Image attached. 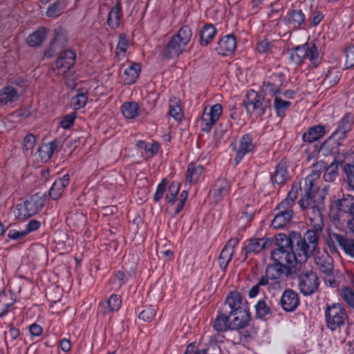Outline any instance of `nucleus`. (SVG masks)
<instances>
[{
	"label": "nucleus",
	"instance_id": "f257e3e1",
	"mask_svg": "<svg viewBox=\"0 0 354 354\" xmlns=\"http://www.w3.org/2000/svg\"><path fill=\"white\" fill-rule=\"evenodd\" d=\"M180 189V183L179 182L173 181L169 184V181L166 178H163L162 181L157 185L156 190L153 194V201L157 203L165 197V199L170 206H174V216L178 214L185 206L187 201L188 193L187 191H183L178 199H176Z\"/></svg>",
	"mask_w": 354,
	"mask_h": 354
},
{
	"label": "nucleus",
	"instance_id": "f03ea898",
	"mask_svg": "<svg viewBox=\"0 0 354 354\" xmlns=\"http://www.w3.org/2000/svg\"><path fill=\"white\" fill-rule=\"evenodd\" d=\"M299 191H301L300 185H292L286 198L278 205L277 208L278 212L275 214L272 221V226L274 228H283L290 223L294 214L292 207L295 205Z\"/></svg>",
	"mask_w": 354,
	"mask_h": 354
},
{
	"label": "nucleus",
	"instance_id": "7ed1b4c3",
	"mask_svg": "<svg viewBox=\"0 0 354 354\" xmlns=\"http://www.w3.org/2000/svg\"><path fill=\"white\" fill-rule=\"evenodd\" d=\"M192 32L188 26H183L169 41L163 50V56L166 59L178 57L186 49L191 41Z\"/></svg>",
	"mask_w": 354,
	"mask_h": 354
},
{
	"label": "nucleus",
	"instance_id": "20e7f679",
	"mask_svg": "<svg viewBox=\"0 0 354 354\" xmlns=\"http://www.w3.org/2000/svg\"><path fill=\"white\" fill-rule=\"evenodd\" d=\"M276 241L277 248L271 253L272 259L275 263L286 266L288 269H295L292 261L294 258L290 252L291 239L284 234H279Z\"/></svg>",
	"mask_w": 354,
	"mask_h": 354
},
{
	"label": "nucleus",
	"instance_id": "39448f33",
	"mask_svg": "<svg viewBox=\"0 0 354 354\" xmlns=\"http://www.w3.org/2000/svg\"><path fill=\"white\" fill-rule=\"evenodd\" d=\"M305 59H308L310 65L313 67H317L320 64L321 57L315 44H303L296 47L290 52V60L293 63L301 64Z\"/></svg>",
	"mask_w": 354,
	"mask_h": 354
},
{
	"label": "nucleus",
	"instance_id": "423d86ee",
	"mask_svg": "<svg viewBox=\"0 0 354 354\" xmlns=\"http://www.w3.org/2000/svg\"><path fill=\"white\" fill-rule=\"evenodd\" d=\"M231 147L235 153L234 160L238 165L243 158L255 152L257 143L251 133H245L231 143Z\"/></svg>",
	"mask_w": 354,
	"mask_h": 354
},
{
	"label": "nucleus",
	"instance_id": "0eeeda50",
	"mask_svg": "<svg viewBox=\"0 0 354 354\" xmlns=\"http://www.w3.org/2000/svg\"><path fill=\"white\" fill-rule=\"evenodd\" d=\"M325 318L327 327L331 330H335L344 324L346 315L339 304H333L327 306Z\"/></svg>",
	"mask_w": 354,
	"mask_h": 354
},
{
	"label": "nucleus",
	"instance_id": "6e6552de",
	"mask_svg": "<svg viewBox=\"0 0 354 354\" xmlns=\"http://www.w3.org/2000/svg\"><path fill=\"white\" fill-rule=\"evenodd\" d=\"M353 225V222H348L349 228L354 231ZM335 243H337L346 254L354 257V239H348L336 233H330L327 244L330 248H334Z\"/></svg>",
	"mask_w": 354,
	"mask_h": 354
},
{
	"label": "nucleus",
	"instance_id": "1a4fd4ad",
	"mask_svg": "<svg viewBox=\"0 0 354 354\" xmlns=\"http://www.w3.org/2000/svg\"><path fill=\"white\" fill-rule=\"evenodd\" d=\"M319 285L317 274L313 271H308L300 274L299 277V287L301 293L310 295L317 290Z\"/></svg>",
	"mask_w": 354,
	"mask_h": 354
},
{
	"label": "nucleus",
	"instance_id": "9d476101",
	"mask_svg": "<svg viewBox=\"0 0 354 354\" xmlns=\"http://www.w3.org/2000/svg\"><path fill=\"white\" fill-rule=\"evenodd\" d=\"M76 53L71 49H68L60 53L58 57L54 71L57 75H64L71 68H72L75 63Z\"/></svg>",
	"mask_w": 354,
	"mask_h": 354
},
{
	"label": "nucleus",
	"instance_id": "9b49d317",
	"mask_svg": "<svg viewBox=\"0 0 354 354\" xmlns=\"http://www.w3.org/2000/svg\"><path fill=\"white\" fill-rule=\"evenodd\" d=\"M290 252L294 258L292 261L295 270H300L301 266L306 262L308 256L313 253V251L307 248L304 241L299 240H297L295 246L291 245Z\"/></svg>",
	"mask_w": 354,
	"mask_h": 354
},
{
	"label": "nucleus",
	"instance_id": "f8f14e48",
	"mask_svg": "<svg viewBox=\"0 0 354 354\" xmlns=\"http://www.w3.org/2000/svg\"><path fill=\"white\" fill-rule=\"evenodd\" d=\"M223 111V107L221 104H215L209 109H204L202 116L203 130L209 131L215 123L218 120Z\"/></svg>",
	"mask_w": 354,
	"mask_h": 354
},
{
	"label": "nucleus",
	"instance_id": "ddd939ff",
	"mask_svg": "<svg viewBox=\"0 0 354 354\" xmlns=\"http://www.w3.org/2000/svg\"><path fill=\"white\" fill-rule=\"evenodd\" d=\"M246 97L244 104L248 113H256L258 115L264 114L265 109L263 106L264 98L261 95L251 90L247 93Z\"/></svg>",
	"mask_w": 354,
	"mask_h": 354
},
{
	"label": "nucleus",
	"instance_id": "4468645a",
	"mask_svg": "<svg viewBox=\"0 0 354 354\" xmlns=\"http://www.w3.org/2000/svg\"><path fill=\"white\" fill-rule=\"evenodd\" d=\"M314 261L318 269L324 274H331L333 270V260L325 250H317L313 253Z\"/></svg>",
	"mask_w": 354,
	"mask_h": 354
},
{
	"label": "nucleus",
	"instance_id": "2eb2a0df",
	"mask_svg": "<svg viewBox=\"0 0 354 354\" xmlns=\"http://www.w3.org/2000/svg\"><path fill=\"white\" fill-rule=\"evenodd\" d=\"M246 303L238 292H231L227 295L223 309L228 310L230 315L247 309Z\"/></svg>",
	"mask_w": 354,
	"mask_h": 354
},
{
	"label": "nucleus",
	"instance_id": "dca6fc26",
	"mask_svg": "<svg viewBox=\"0 0 354 354\" xmlns=\"http://www.w3.org/2000/svg\"><path fill=\"white\" fill-rule=\"evenodd\" d=\"M236 48V38L234 35L229 34L220 39L217 43L216 50L219 55L228 56L233 54Z\"/></svg>",
	"mask_w": 354,
	"mask_h": 354
},
{
	"label": "nucleus",
	"instance_id": "f3484780",
	"mask_svg": "<svg viewBox=\"0 0 354 354\" xmlns=\"http://www.w3.org/2000/svg\"><path fill=\"white\" fill-rule=\"evenodd\" d=\"M306 189L305 192L301 195V198L298 201V204L302 210H309L316 206V202L314 199L315 192L318 190L315 185H306Z\"/></svg>",
	"mask_w": 354,
	"mask_h": 354
},
{
	"label": "nucleus",
	"instance_id": "a211bd4d",
	"mask_svg": "<svg viewBox=\"0 0 354 354\" xmlns=\"http://www.w3.org/2000/svg\"><path fill=\"white\" fill-rule=\"evenodd\" d=\"M280 304L285 311H294L299 304L297 293L290 289L286 290L281 297Z\"/></svg>",
	"mask_w": 354,
	"mask_h": 354
},
{
	"label": "nucleus",
	"instance_id": "6ab92c4d",
	"mask_svg": "<svg viewBox=\"0 0 354 354\" xmlns=\"http://www.w3.org/2000/svg\"><path fill=\"white\" fill-rule=\"evenodd\" d=\"M232 330H238L248 327L251 321L249 309L233 313L230 315Z\"/></svg>",
	"mask_w": 354,
	"mask_h": 354
},
{
	"label": "nucleus",
	"instance_id": "aec40b11",
	"mask_svg": "<svg viewBox=\"0 0 354 354\" xmlns=\"http://www.w3.org/2000/svg\"><path fill=\"white\" fill-rule=\"evenodd\" d=\"M239 245V240L231 239L223 248L219 256V264L222 269H225L231 261L233 254Z\"/></svg>",
	"mask_w": 354,
	"mask_h": 354
},
{
	"label": "nucleus",
	"instance_id": "412c9836",
	"mask_svg": "<svg viewBox=\"0 0 354 354\" xmlns=\"http://www.w3.org/2000/svg\"><path fill=\"white\" fill-rule=\"evenodd\" d=\"M230 315L228 310H219L213 322V328L217 332H225L232 330Z\"/></svg>",
	"mask_w": 354,
	"mask_h": 354
},
{
	"label": "nucleus",
	"instance_id": "4be33fe9",
	"mask_svg": "<svg viewBox=\"0 0 354 354\" xmlns=\"http://www.w3.org/2000/svg\"><path fill=\"white\" fill-rule=\"evenodd\" d=\"M266 243L267 240L263 238L251 239L248 240L243 248L245 259H246L249 255L256 254L260 252L266 248Z\"/></svg>",
	"mask_w": 354,
	"mask_h": 354
},
{
	"label": "nucleus",
	"instance_id": "5701e85b",
	"mask_svg": "<svg viewBox=\"0 0 354 354\" xmlns=\"http://www.w3.org/2000/svg\"><path fill=\"white\" fill-rule=\"evenodd\" d=\"M204 176V168L198 162H191L187 165L185 182L186 183H195L201 180Z\"/></svg>",
	"mask_w": 354,
	"mask_h": 354
},
{
	"label": "nucleus",
	"instance_id": "b1692460",
	"mask_svg": "<svg viewBox=\"0 0 354 354\" xmlns=\"http://www.w3.org/2000/svg\"><path fill=\"white\" fill-rule=\"evenodd\" d=\"M329 129L324 125H315L308 128L302 136V139L306 142L312 143L322 138Z\"/></svg>",
	"mask_w": 354,
	"mask_h": 354
},
{
	"label": "nucleus",
	"instance_id": "393cba45",
	"mask_svg": "<svg viewBox=\"0 0 354 354\" xmlns=\"http://www.w3.org/2000/svg\"><path fill=\"white\" fill-rule=\"evenodd\" d=\"M230 191V183L225 178H219L216 180L212 191V197L216 203L221 201L228 195Z\"/></svg>",
	"mask_w": 354,
	"mask_h": 354
},
{
	"label": "nucleus",
	"instance_id": "a878e982",
	"mask_svg": "<svg viewBox=\"0 0 354 354\" xmlns=\"http://www.w3.org/2000/svg\"><path fill=\"white\" fill-rule=\"evenodd\" d=\"M288 176L287 162L281 160L276 166L275 170L271 176V181L272 183L281 185L288 180Z\"/></svg>",
	"mask_w": 354,
	"mask_h": 354
},
{
	"label": "nucleus",
	"instance_id": "bb28decb",
	"mask_svg": "<svg viewBox=\"0 0 354 354\" xmlns=\"http://www.w3.org/2000/svg\"><path fill=\"white\" fill-rule=\"evenodd\" d=\"M69 175L65 174L55 180L49 189V196L53 200L58 199L69 183Z\"/></svg>",
	"mask_w": 354,
	"mask_h": 354
},
{
	"label": "nucleus",
	"instance_id": "cd10ccee",
	"mask_svg": "<svg viewBox=\"0 0 354 354\" xmlns=\"http://www.w3.org/2000/svg\"><path fill=\"white\" fill-rule=\"evenodd\" d=\"M140 66L137 63H133L126 67L121 75L124 83L129 85L135 83L140 75Z\"/></svg>",
	"mask_w": 354,
	"mask_h": 354
},
{
	"label": "nucleus",
	"instance_id": "c85d7f7f",
	"mask_svg": "<svg viewBox=\"0 0 354 354\" xmlns=\"http://www.w3.org/2000/svg\"><path fill=\"white\" fill-rule=\"evenodd\" d=\"M24 203L26 206L27 209L31 214V216H33L35 214H37L40 209H41V208L44 205V194H34L32 196H30L28 200L24 201Z\"/></svg>",
	"mask_w": 354,
	"mask_h": 354
},
{
	"label": "nucleus",
	"instance_id": "c756f323",
	"mask_svg": "<svg viewBox=\"0 0 354 354\" xmlns=\"http://www.w3.org/2000/svg\"><path fill=\"white\" fill-rule=\"evenodd\" d=\"M19 92L12 86H5L0 90V105H6L19 100Z\"/></svg>",
	"mask_w": 354,
	"mask_h": 354
},
{
	"label": "nucleus",
	"instance_id": "7c9ffc66",
	"mask_svg": "<svg viewBox=\"0 0 354 354\" xmlns=\"http://www.w3.org/2000/svg\"><path fill=\"white\" fill-rule=\"evenodd\" d=\"M322 234V232H318L315 228L313 230H308L305 234L304 237L299 236L298 240L304 241L306 243L307 248L310 249L313 252L319 250L318 248V241L319 236Z\"/></svg>",
	"mask_w": 354,
	"mask_h": 354
},
{
	"label": "nucleus",
	"instance_id": "2f4dec72",
	"mask_svg": "<svg viewBox=\"0 0 354 354\" xmlns=\"http://www.w3.org/2000/svg\"><path fill=\"white\" fill-rule=\"evenodd\" d=\"M122 306V298L120 295L112 294L104 304L100 305L103 314L118 311Z\"/></svg>",
	"mask_w": 354,
	"mask_h": 354
},
{
	"label": "nucleus",
	"instance_id": "473e14b6",
	"mask_svg": "<svg viewBox=\"0 0 354 354\" xmlns=\"http://www.w3.org/2000/svg\"><path fill=\"white\" fill-rule=\"evenodd\" d=\"M57 147L58 142L55 140L40 146L37 149V153L41 160L42 162L48 161L52 157Z\"/></svg>",
	"mask_w": 354,
	"mask_h": 354
},
{
	"label": "nucleus",
	"instance_id": "72a5a7b5",
	"mask_svg": "<svg viewBox=\"0 0 354 354\" xmlns=\"http://www.w3.org/2000/svg\"><path fill=\"white\" fill-rule=\"evenodd\" d=\"M308 218L313 228L318 232H322L324 221L320 209L316 206L308 210Z\"/></svg>",
	"mask_w": 354,
	"mask_h": 354
},
{
	"label": "nucleus",
	"instance_id": "f704fd0d",
	"mask_svg": "<svg viewBox=\"0 0 354 354\" xmlns=\"http://www.w3.org/2000/svg\"><path fill=\"white\" fill-rule=\"evenodd\" d=\"M122 17V8L120 4H115L109 11L107 24L109 26L115 30L120 26Z\"/></svg>",
	"mask_w": 354,
	"mask_h": 354
},
{
	"label": "nucleus",
	"instance_id": "c9c22d12",
	"mask_svg": "<svg viewBox=\"0 0 354 354\" xmlns=\"http://www.w3.org/2000/svg\"><path fill=\"white\" fill-rule=\"evenodd\" d=\"M328 162L324 160H319L313 165V169L310 174L305 178V185H315V180L319 178L322 171H325Z\"/></svg>",
	"mask_w": 354,
	"mask_h": 354
},
{
	"label": "nucleus",
	"instance_id": "e433bc0d",
	"mask_svg": "<svg viewBox=\"0 0 354 354\" xmlns=\"http://www.w3.org/2000/svg\"><path fill=\"white\" fill-rule=\"evenodd\" d=\"M291 102L289 100L283 99L281 95H276L274 99L273 107L277 117L283 118L290 108Z\"/></svg>",
	"mask_w": 354,
	"mask_h": 354
},
{
	"label": "nucleus",
	"instance_id": "4c0bfd02",
	"mask_svg": "<svg viewBox=\"0 0 354 354\" xmlns=\"http://www.w3.org/2000/svg\"><path fill=\"white\" fill-rule=\"evenodd\" d=\"M46 32L47 30L45 27H40L28 37V44L32 47L39 46L45 39L46 37Z\"/></svg>",
	"mask_w": 354,
	"mask_h": 354
},
{
	"label": "nucleus",
	"instance_id": "58836bf2",
	"mask_svg": "<svg viewBox=\"0 0 354 354\" xmlns=\"http://www.w3.org/2000/svg\"><path fill=\"white\" fill-rule=\"evenodd\" d=\"M306 17L301 10H292L288 13L287 23L293 28H299L305 21Z\"/></svg>",
	"mask_w": 354,
	"mask_h": 354
},
{
	"label": "nucleus",
	"instance_id": "ea45409f",
	"mask_svg": "<svg viewBox=\"0 0 354 354\" xmlns=\"http://www.w3.org/2000/svg\"><path fill=\"white\" fill-rule=\"evenodd\" d=\"M216 34V29L212 24H206L201 30V44L207 46Z\"/></svg>",
	"mask_w": 354,
	"mask_h": 354
},
{
	"label": "nucleus",
	"instance_id": "a19ab883",
	"mask_svg": "<svg viewBox=\"0 0 354 354\" xmlns=\"http://www.w3.org/2000/svg\"><path fill=\"white\" fill-rule=\"evenodd\" d=\"M353 124V117L350 113L346 114L339 121L335 133H339L342 136H344L351 130Z\"/></svg>",
	"mask_w": 354,
	"mask_h": 354
},
{
	"label": "nucleus",
	"instance_id": "79ce46f5",
	"mask_svg": "<svg viewBox=\"0 0 354 354\" xmlns=\"http://www.w3.org/2000/svg\"><path fill=\"white\" fill-rule=\"evenodd\" d=\"M287 270L288 268L286 266H281L274 263L273 265L268 266L266 274L271 281H275L279 279Z\"/></svg>",
	"mask_w": 354,
	"mask_h": 354
},
{
	"label": "nucleus",
	"instance_id": "37998d69",
	"mask_svg": "<svg viewBox=\"0 0 354 354\" xmlns=\"http://www.w3.org/2000/svg\"><path fill=\"white\" fill-rule=\"evenodd\" d=\"M123 115L127 119L135 118L139 113V106L135 102H125L122 106Z\"/></svg>",
	"mask_w": 354,
	"mask_h": 354
},
{
	"label": "nucleus",
	"instance_id": "c03bdc74",
	"mask_svg": "<svg viewBox=\"0 0 354 354\" xmlns=\"http://www.w3.org/2000/svg\"><path fill=\"white\" fill-rule=\"evenodd\" d=\"M169 114L176 120H180L183 114L180 106V101L178 98L173 97L169 102Z\"/></svg>",
	"mask_w": 354,
	"mask_h": 354
},
{
	"label": "nucleus",
	"instance_id": "a18cd8bd",
	"mask_svg": "<svg viewBox=\"0 0 354 354\" xmlns=\"http://www.w3.org/2000/svg\"><path fill=\"white\" fill-rule=\"evenodd\" d=\"M338 165L339 162L335 158H333L330 164L328 163L324 175V178L326 181L332 182L337 178L338 175Z\"/></svg>",
	"mask_w": 354,
	"mask_h": 354
},
{
	"label": "nucleus",
	"instance_id": "49530a36",
	"mask_svg": "<svg viewBox=\"0 0 354 354\" xmlns=\"http://www.w3.org/2000/svg\"><path fill=\"white\" fill-rule=\"evenodd\" d=\"M67 224L74 230L80 229L84 226L86 222V217L82 213H74L67 217Z\"/></svg>",
	"mask_w": 354,
	"mask_h": 354
},
{
	"label": "nucleus",
	"instance_id": "de8ad7c7",
	"mask_svg": "<svg viewBox=\"0 0 354 354\" xmlns=\"http://www.w3.org/2000/svg\"><path fill=\"white\" fill-rule=\"evenodd\" d=\"M129 46V39L124 35L119 37V40L116 46L115 54L119 59H122L125 57L127 50Z\"/></svg>",
	"mask_w": 354,
	"mask_h": 354
},
{
	"label": "nucleus",
	"instance_id": "09e8293b",
	"mask_svg": "<svg viewBox=\"0 0 354 354\" xmlns=\"http://www.w3.org/2000/svg\"><path fill=\"white\" fill-rule=\"evenodd\" d=\"M88 97L84 93H79L71 100V107L74 110H79L84 107L87 103Z\"/></svg>",
	"mask_w": 354,
	"mask_h": 354
},
{
	"label": "nucleus",
	"instance_id": "8fccbe9b",
	"mask_svg": "<svg viewBox=\"0 0 354 354\" xmlns=\"http://www.w3.org/2000/svg\"><path fill=\"white\" fill-rule=\"evenodd\" d=\"M15 303L9 295L5 292L0 293V317L4 316L8 313V309Z\"/></svg>",
	"mask_w": 354,
	"mask_h": 354
},
{
	"label": "nucleus",
	"instance_id": "3c124183",
	"mask_svg": "<svg viewBox=\"0 0 354 354\" xmlns=\"http://www.w3.org/2000/svg\"><path fill=\"white\" fill-rule=\"evenodd\" d=\"M338 209L342 212H348L349 214L354 209V197L350 195L346 196L337 202Z\"/></svg>",
	"mask_w": 354,
	"mask_h": 354
},
{
	"label": "nucleus",
	"instance_id": "603ef678",
	"mask_svg": "<svg viewBox=\"0 0 354 354\" xmlns=\"http://www.w3.org/2000/svg\"><path fill=\"white\" fill-rule=\"evenodd\" d=\"M68 43V36L64 31H58L56 32L53 41L51 43L53 48H62Z\"/></svg>",
	"mask_w": 354,
	"mask_h": 354
},
{
	"label": "nucleus",
	"instance_id": "864d4df0",
	"mask_svg": "<svg viewBox=\"0 0 354 354\" xmlns=\"http://www.w3.org/2000/svg\"><path fill=\"white\" fill-rule=\"evenodd\" d=\"M66 8V3L64 1H57L51 4L46 10V16L53 17L58 16L61 12Z\"/></svg>",
	"mask_w": 354,
	"mask_h": 354
},
{
	"label": "nucleus",
	"instance_id": "5fc2aeb1",
	"mask_svg": "<svg viewBox=\"0 0 354 354\" xmlns=\"http://www.w3.org/2000/svg\"><path fill=\"white\" fill-rule=\"evenodd\" d=\"M256 315L263 318L271 313V308L264 299H260L255 306Z\"/></svg>",
	"mask_w": 354,
	"mask_h": 354
},
{
	"label": "nucleus",
	"instance_id": "6e6d98bb",
	"mask_svg": "<svg viewBox=\"0 0 354 354\" xmlns=\"http://www.w3.org/2000/svg\"><path fill=\"white\" fill-rule=\"evenodd\" d=\"M157 309L154 306H147L145 307L140 313H139V319L143 320L144 322H151L152 321L156 315Z\"/></svg>",
	"mask_w": 354,
	"mask_h": 354
},
{
	"label": "nucleus",
	"instance_id": "4d7b16f0",
	"mask_svg": "<svg viewBox=\"0 0 354 354\" xmlns=\"http://www.w3.org/2000/svg\"><path fill=\"white\" fill-rule=\"evenodd\" d=\"M341 295L344 301L350 307L354 308V290L348 286L342 287Z\"/></svg>",
	"mask_w": 354,
	"mask_h": 354
},
{
	"label": "nucleus",
	"instance_id": "13d9d810",
	"mask_svg": "<svg viewBox=\"0 0 354 354\" xmlns=\"http://www.w3.org/2000/svg\"><path fill=\"white\" fill-rule=\"evenodd\" d=\"M274 48V44L268 39H263L257 43L256 49L260 53H272Z\"/></svg>",
	"mask_w": 354,
	"mask_h": 354
},
{
	"label": "nucleus",
	"instance_id": "bf43d9fd",
	"mask_svg": "<svg viewBox=\"0 0 354 354\" xmlns=\"http://www.w3.org/2000/svg\"><path fill=\"white\" fill-rule=\"evenodd\" d=\"M262 91L266 95H270L274 97H276V95H279L281 93L280 88L270 82H263Z\"/></svg>",
	"mask_w": 354,
	"mask_h": 354
},
{
	"label": "nucleus",
	"instance_id": "052dcab7",
	"mask_svg": "<svg viewBox=\"0 0 354 354\" xmlns=\"http://www.w3.org/2000/svg\"><path fill=\"white\" fill-rule=\"evenodd\" d=\"M14 216L16 218L22 220L32 216L24 202L16 205L14 209Z\"/></svg>",
	"mask_w": 354,
	"mask_h": 354
},
{
	"label": "nucleus",
	"instance_id": "680f3d73",
	"mask_svg": "<svg viewBox=\"0 0 354 354\" xmlns=\"http://www.w3.org/2000/svg\"><path fill=\"white\" fill-rule=\"evenodd\" d=\"M77 118V113L72 112L65 115L59 122L60 126L63 129H68L74 124L75 119Z\"/></svg>",
	"mask_w": 354,
	"mask_h": 354
},
{
	"label": "nucleus",
	"instance_id": "e2e57ef3",
	"mask_svg": "<svg viewBox=\"0 0 354 354\" xmlns=\"http://www.w3.org/2000/svg\"><path fill=\"white\" fill-rule=\"evenodd\" d=\"M340 78V73L336 70H330L328 72L324 82L329 84L330 86H333L337 84Z\"/></svg>",
	"mask_w": 354,
	"mask_h": 354
},
{
	"label": "nucleus",
	"instance_id": "0e129e2a",
	"mask_svg": "<svg viewBox=\"0 0 354 354\" xmlns=\"http://www.w3.org/2000/svg\"><path fill=\"white\" fill-rule=\"evenodd\" d=\"M129 280V277L126 276L124 272L121 270H118L114 277L113 283L118 286V288H121Z\"/></svg>",
	"mask_w": 354,
	"mask_h": 354
},
{
	"label": "nucleus",
	"instance_id": "69168bd1",
	"mask_svg": "<svg viewBox=\"0 0 354 354\" xmlns=\"http://www.w3.org/2000/svg\"><path fill=\"white\" fill-rule=\"evenodd\" d=\"M345 55L346 66H354V45L349 46L345 49Z\"/></svg>",
	"mask_w": 354,
	"mask_h": 354
},
{
	"label": "nucleus",
	"instance_id": "338daca9",
	"mask_svg": "<svg viewBox=\"0 0 354 354\" xmlns=\"http://www.w3.org/2000/svg\"><path fill=\"white\" fill-rule=\"evenodd\" d=\"M26 230H10L8 233V239L14 241L21 240L27 236Z\"/></svg>",
	"mask_w": 354,
	"mask_h": 354
},
{
	"label": "nucleus",
	"instance_id": "774afa93",
	"mask_svg": "<svg viewBox=\"0 0 354 354\" xmlns=\"http://www.w3.org/2000/svg\"><path fill=\"white\" fill-rule=\"evenodd\" d=\"M348 185L354 189V165H346L344 167Z\"/></svg>",
	"mask_w": 354,
	"mask_h": 354
}]
</instances>
